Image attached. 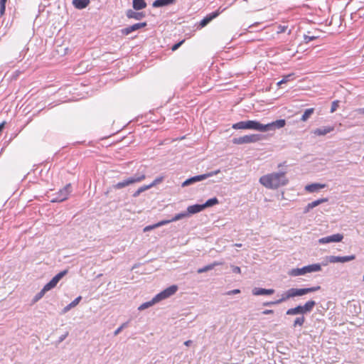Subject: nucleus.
<instances>
[{
	"label": "nucleus",
	"instance_id": "nucleus-2",
	"mask_svg": "<svg viewBox=\"0 0 364 364\" xmlns=\"http://www.w3.org/2000/svg\"><path fill=\"white\" fill-rule=\"evenodd\" d=\"M316 303L314 300H309L304 305H298L294 308L289 309L286 314L289 316L301 315L295 318L292 326L296 328L297 326H302L306 321L304 314L312 311Z\"/></svg>",
	"mask_w": 364,
	"mask_h": 364
},
{
	"label": "nucleus",
	"instance_id": "nucleus-13",
	"mask_svg": "<svg viewBox=\"0 0 364 364\" xmlns=\"http://www.w3.org/2000/svg\"><path fill=\"white\" fill-rule=\"evenodd\" d=\"M146 25H147L146 22L137 23H135L132 26H129L122 28L121 30V33L122 35L127 36L134 31H136L140 28L146 27Z\"/></svg>",
	"mask_w": 364,
	"mask_h": 364
},
{
	"label": "nucleus",
	"instance_id": "nucleus-54",
	"mask_svg": "<svg viewBox=\"0 0 364 364\" xmlns=\"http://www.w3.org/2000/svg\"><path fill=\"white\" fill-rule=\"evenodd\" d=\"M235 246H236V247H241V246H242V244H237V243H236V244H235Z\"/></svg>",
	"mask_w": 364,
	"mask_h": 364
},
{
	"label": "nucleus",
	"instance_id": "nucleus-3",
	"mask_svg": "<svg viewBox=\"0 0 364 364\" xmlns=\"http://www.w3.org/2000/svg\"><path fill=\"white\" fill-rule=\"evenodd\" d=\"M289 182L286 172H274L260 177L259 183L269 189H277L286 186Z\"/></svg>",
	"mask_w": 364,
	"mask_h": 364
},
{
	"label": "nucleus",
	"instance_id": "nucleus-30",
	"mask_svg": "<svg viewBox=\"0 0 364 364\" xmlns=\"http://www.w3.org/2000/svg\"><path fill=\"white\" fill-rule=\"evenodd\" d=\"M48 291L47 289H45V287H43V289L36 294V296L33 298V301L36 302L38 300H40L46 294V292Z\"/></svg>",
	"mask_w": 364,
	"mask_h": 364
},
{
	"label": "nucleus",
	"instance_id": "nucleus-9",
	"mask_svg": "<svg viewBox=\"0 0 364 364\" xmlns=\"http://www.w3.org/2000/svg\"><path fill=\"white\" fill-rule=\"evenodd\" d=\"M220 172V171L219 169H218L216 171H211V172H209V173H204V174L198 175V176H195L191 177V178L186 179L185 181H183V183H182V186L183 187L188 186H190V185L193 184L195 183L201 181L205 180V179H207L208 178L218 174Z\"/></svg>",
	"mask_w": 364,
	"mask_h": 364
},
{
	"label": "nucleus",
	"instance_id": "nucleus-39",
	"mask_svg": "<svg viewBox=\"0 0 364 364\" xmlns=\"http://www.w3.org/2000/svg\"><path fill=\"white\" fill-rule=\"evenodd\" d=\"M127 326V323H122L119 328H117L114 332V336H117L122 331V329Z\"/></svg>",
	"mask_w": 364,
	"mask_h": 364
},
{
	"label": "nucleus",
	"instance_id": "nucleus-40",
	"mask_svg": "<svg viewBox=\"0 0 364 364\" xmlns=\"http://www.w3.org/2000/svg\"><path fill=\"white\" fill-rule=\"evenodd\" d=\"M316 38V36H306V35H304V42L306 43H308L310 41L315 40Z\"/></svg>",
	"mask_w": 364,
	"mask_h": 364
},
{
	"label": "nucleus",
	"instance_id": "nucleus-16",
	"mask_svg": "<svg viewBox=\"0 0 364 364\" xmlns=\"http://www.w3.org/2000/svg\"><path fill=\"white\" fill-rule=\"evenodd\" d=\"M274 293V289H263L259 287H255L252 289V294L255 296H262V295H272Z\"/></svg>",
	"mask_w": 364,
	"mask_h": 364
},
{
	"label": "nucleus",
	"instance_id": "nucleus-15",
	"mask_svg": "<svg viewBox=\"0 0 364 364\" xmlns=\"http://www.w3.org/2000/svg\"><path fill=\"white\" fill-rule=\"evenodd\" d=\"M126 16L128 18H134L135 20H141L145 17L144 12H137L132 9H128L126 11Z\"/></svg>",
	"mask_w": 364,
	"mask_h": 364
},
{
	"label": "nucleus",
	"instance_id": "nucleus-14",
	"mask_svg": "<svg viewBox=\"0 0 364 364\" xmlns=\"http://www.w3.org/2000/svg\"><path fill=\"white\" fill-rule=\"evenodd\" d=\"M343 238V235L342 234H334L332 235H329L327 237H324L322 238H320L318 240V242L320 244H326L330 242H341Z\"/></svg>",
	"mask_w": 364,
	"mask_h": 364
},
{
	"label": "nucleus",
	"instance_id": "nucleus-48",
	"mask_svg": "<svg viewBox=\"0 0 364 364\" xmlns=\"http://www.w3.org/2000/svg\"><path fill=\"white\" fill-rule=\"evenodd\" d=\"M208 24V22L205 21L204 18H203L200 22V26L202 28L206 26Z\"/></svg>",
	"mask_w": 364,
	"mask_h": 364
},
{
	"label": "nucleus",
	"instance_id": "nucleus-50",
	"mask_svg": "<svg viewBox=\"0 0 364 364\" xmlns=\"http://www.w3.org/2000/svg\"><path fill=\"white\" fill-rule=\"evenodd\" d=\"M191 343H192V341H191V340H188L184 342V345L186 346H189Z\"/></svg>",
	"mask_w": 364,
	"mask_h": 364
},
{
	"label": "nucleus",
	"instance_id": "nucleus-24",
	"mask_svg": "<svg viewBox=\"0 0 364 364\" xmlns=\"http://www.w3.org/2000/svg\"><path fill=\"white\" fill-rule=\"evenodd\" d=\"M221 264H222L221 262H214L212 264H208V265H206V266H205V267H203L202 268H199L197 270V272L198 274H201V273H203V272H208V271L212 270L213 269H214L215 267L218 266V265H220Z\"/></svg>",
	"mask_w": 364,
	"mask_h": 364
},
{
	"label": "nucleus",
	"instance_id": "nucleus-42",
	"mask_svg": "<svg viewBox=\"0 0 364 364\" xmlns=\"http://www.w3.org/2000/svg\"><path fill=\"white\" fill-rule=\"evenodd\" d=\"M231 267L233 273L240 274L241 272L240 267L237 266H232Z\"/></svg>",
	"mask_w": 364,
	"mask_h": 364
},
{
	"label": "nucleus",
	"instance_id": "nucleus-28",
	"mask_svg": "<svg viewBox=\"0 0 364 364\" xmlns=\"http://www.w3.org/2000/svg\"><path fill=\"white\" fill-rule=\"evenodd\" d=\"M314 109L313 108L306 109L301 117V120L303 122L306 121L310 116L314 113Z\"/></svg>",
	"mask_w": 364,
	"mask_h": 364
},
{
	"label": "nucleus",
	"instance_id": "nucleus-22",
	"mask_svg": "<svg viewBox=\"0 0 364 364\" xmlns=\"http://www.w3.org/2000/svg\"><path fill=\"white\" fill-rule=\"evenodd\" d=\"M90 4V0H73V5L77 9H83Z\"/></svg>",
	"mask_w": 364,
	"mask_h": 364
},
{
	"label": "nucleus",
	"instance_id": "nucleus-4",
	"mask_svg": "<svg viewBox=\"0 0 364 364\" xmlns=\"http://www.w3.org/2000/svg\"><path fill=\"white\" fill-rule=\"evenodd\" d=\"M320 289H321L320 286H315V287H312L301 288V289L291 288V289H289L288 290H287L286 291H284L282 294V296L284 299V301H285L289 299L290 298H294L296 296H304L309 293L318 291Z\"/></svg>",
	"mask_w": 364,
	"mask_h": 364
},
{
	"label": "nucleus",
	"instance_id": "nucleus-26",
	"mask_svg": "<svg viewBox=\"0 0 364 364\" xmlns=\"http://www.w3.org/2000/svg\"><path fill=\"white\" fill-rule=\"evenodd\" d=\"M159 301L158 299H156V296L149 301H147V302H145V303H143L141 305L139 306V307L138 308V309L139 311H142V310H144L150 306H151L152 305H154V304L159 302Z\"/></svg>",
	"mask_w": 364,
	"mask_h": 364
},
{
	"label": "nucleus",
	"instance_id": "nucleus-31",
	"mask_svg": "<svg viewBox=\"0 0 364 364\" xmlns=\"http://www.w3.org/2000/svg\"><path fill=\"white\" fill-rule=\"evenodd\" d=\"M187 217H188V214L186 213V212L180 213L176 214L174 217H173L171 218V221L172 222L177 221V220H181L183 218H187Z\"/></svg>",
	"mask_w": 364,
	"mask_h": 364
},
{
	"label": "nucleus",
	"instance_id": "nucleus-10",
	"mask_svg": "<svg viewBox=\"0 0 364 364\" xmlns=\"http://www.w3.org/2000/svg\"><path fill=\"white\" fill-rule=\"evenodd\" d=\"M355 259V256L354 255H348V256H328L326 257V262H322V265L326 266L328 262L330 263H345L348 262H350Z\"/></svg>",
	"mask_w": 364,
	"mask_h": 364
},
{
	"label": "nucleus",
	"instance_id": "nucleus-12",
	"mask_svg": "<svg viewBox=\"0 0 364 364\" xmlns=\"http://www.w3.org/2000/svg\"><path fill=\"white\" fill-rule=\"evenodd\" d=\"M68 270H63L59 273H58L53 279L48 282L45 286V289H47L48 291L51 290L54 287H56L57 284L59 282V281L68 273Z\"/></svg>",
	"mask_w": 364,
	"mask_h": 364
},
{
	"label": "nucleus",
	"instance_id": "nucleus-5",
	"mask_svg": "<svg viewBox=\"0 0 364 364\" xmlns=\"http://www.w3.org/2000/svg\"><path fill=\"white\" fill-rule=\"evenodd\" d=\"M146 178V175L143 172L138 171L134 175L124 179L122 181L118 182L117 183L113 185V188L114 189H121L126 186L132 185L134 183H139L144 180Z\"/></svg>",
	"mask_w": 364,
	"mask_h": 364
},
{
	"label": "nucleus",
	"instance_id": "nucleus-8",
	"mask_svg": "<svg viewBox=\"0 0 364 364\" xmlns=\"http://www.w3.org/2000/svg\"><path fill=\"white\" fill-rule=\"evenodd\" d=\"M71 185L70 183L67 184L64 188L59 190L58 192L53 195V198L50 199L51 203H59L65 200L70 193H71Z\"/></svg>",
	"mask_w": 364,
	"mask_h": 364
},
{
	"label": "nucleus",
	"instance_id": "nucleus-43",
	"mask_svg": "<svg viewBox=\"0 0 364 364\" xmlns=\"http://www.w3.org/2000/svg\"><path fill=\"white\" fill-rule=\"evenodd\" d=\"M157 227L155 226V224L154 225H148V226H146L144 228V232H148L149 230H151L153 229H155Z\"/></svg>",
	"mask_w": 364,
	"mask_h": 364
},
{
	"label": "nucleus",
	"instance_id": "nucleus-38",
	"mask_svg": "<svg viewBox=\"0 0 364 364\" xmlns=\"http://www.w3.org/2000/svg\"><path fill=\"white\" fill-rule=\"evenodd\" d=\"M338 103H339V102L338 100L333 101L332 102L331 107V113L334 112L337 109V108L338 107Z\"/></svg>",
	"mask_w": 364,
	"mask_h": 364
},
{
	"label": "nucleus",
	"instance_id": "nucleus-18",
	"mask_svg": "<svg viewBox=\"0 0 364 364\" xmlns=\"http://www.w3.org/2000/svg\"><path fill=\"white\" fill-rule=\"evenodd\" d=\"M203 210H204V208H203L202 204H195L193 205H190L187 208L186 213L188 214V216L189 217L190 215L200 213Z\"/></svg>",
	"mask_w": 364,
	"mask_h": 364
},
{
	"label": "nucleus",
	"instance_id": "nucleus-35",
	"mask_svg": "<svg viewBox=\"0 0 364 364\" xmlns=\"http://www.w3.org/2000/svg\"><path fill=\"white\" fill-rule=\"evenodd\" d=\"M284 302V299L282 298V296L281 297V299L277 300V301H268V302H265L264 303V306H273V305H277V304H279L281 303Z\"/></svg>",
	"mask_w": 364,
	"mask_h": 364
},
{
	"label": "nucleus",
	"instance_id": "nucleus-44",
	"mask_svg": "<svg viewBox=\"0 0 364 364\" xmlns=\"http://www.w3.org/2000/svg\"><path fill=\"white\" fill-rule=\"evenodd\" d=\"M240 292V289H233V290H231V291H229L227 294L228 295H232V294H239Z\"/></svg>",
	"mask_w": 364,
	"mask_h": 364
},
{
	"label": "nucleus",
	"instance_id": "nucleus-32",
	"mask_svg": "<svg viewBox=\"0 0 364 364\" xmlns=\"http://www.w3.org/2000/svg\"><path fill=\"white\" fill-rule=\"evenodd\" d=\"M328 201V198H320V199H318V200H316L311 203V206L314 208L319 205L320 204L323 203H326Z\"/></svg>",
	"mask_w": 364,
	"mask_h": 364
},
{
	"label": "nucleus",
	"instance_id": "nucleus-52",
	"mask_svg": "<svg viewBox=\"0 0 364 364\" xmlns=\"http://www.w3.org/2000/svg\"><path fill=\"white\" fill-rule=\"evenodd\" d=\"M4 128V122L0 124V133L2 132Z\"/></svg>",
	"mask_w": 364,
	"mask_h": 364
},
{
	"label": "nucleus",
	"instance_id": "nucleus-19",
	"mask_svg": "<svg viewBox=\"0 0 364 364\" xmlns=\"http://www.w3.org/2000/svg\"><path fill=\"white\" fill-rule=\"evenodd\" d=\"M175 2L176 0H155L152 4V6L154 8L164 7L173 4Z\"/></svg>",
	"mask_w": 364,
	"mask_h": 364
},
{
	"label": "nucleus",
	"instance_id": "nucleus-45",
	"mask_svg": "<svg viewBox=\"0 0 364 364\" xmlns=\"http://www.w3.org/2000/svg\"><path fill=\"white\" fill-rule=\"evenodd\" d=\"M313 209V207L311 206V203H308V205L305 207L304 210V213H308L310 210Z\"/></svg>",
	"mask_w": 364,
	"mask_h": 364
},
{
	"label": "nucleus",
	"instance_id": "nucleus-11",
	"mask_svg": "<svg viewBox=\"0 0 364 364\" xmlns=\"http://www.w3.org/2000/svg\"><path fill=\"white\" fill-rule=\"evenodd\" d=\"M177 290L178 287L176 285L170 286L169 287L156 294V299H158L160 301L163 299H167L173 295L177 291Z\"/></svg>",
	"mask_w": 364,
	"mask_h": 364
},
{
	"label": "nucleus",
	"instance_id": "nucleus-23",
	"mask_svg": "<svg viewBox=\"0 0 364 364\" xmlns=\"http://www.w3.org/2000/svg\"><path fill=\"white\" fill-rule=\"evenodd\" d=\"M147 4L145 0H133L132 6L136 11H139L146 7Z\"/></svg>",
	"mask_w": 364,
	"mask_h": 364
},
{
	"label": "nucleus",
	"instance_id": "nucleus-34",
	"mask_svg": "<svg viewBox=\"0 0 364 364\" xmlns=\"http://www.w3.org/2000/svg\"><path fill=\"white\" fill-rule=\"evenodd\" d=\"M7 0H0V15L3 16L5 14L6 4Z\"/></svg>",
	"mask_w": 364,
	"mask_h": 364
},
{
	"label": "nucleus",
	"instance_id": "nucleus-55",
	"mask_svg": "<svg viewBox=\"0 0 364 364\" xmlns=\"http://www.w3.org/2000/svg\"><path fill=\"white\" fill-rule=\"evenodd\" d=\"M255 26V24H252V25H250L248 26V28H251L252 27H253Z\"/></svg>",
	"mask_w": 364,
	"mask_h": 364
},
{
	"label": "nucleus",
	"instance_id": "nucleus-53",
	"mask_svg": "<svg viewBox=\"0 0 364 364\" xmlns=\"http://www.w3.org/2000/svg\"><path fill=\"white\" fill-rule=\"evenodd\" d=\"M284 82H282V80L277 82V85H281L282 84H284Z\"/></svg>",
	"mask_w": 364,
	"mask_h": 364
},
{
	"label": "nucleus",
	"instance_id": "nucleus-27",
	"mask_svg": "<svg viewBox=\"0 0 364 364\" xmlns=\"http://www.w3.org/2000/svg\"><path fill=\"white\" fill-rule=\"evenodd\" d=\"M218 199L215 197L208 199L205 203L202 204L204 209L206 208L212 207L216 204H218Z\"/></svg>",
	"mask_w": 364,
	"mask_h": 364
},
{
	"label": "nucleus",
	"instance_id": "nucleus-56",
	"mask_svg": "<svg viewBox=\"0 0 364 364\" xmlns=\"http://www.w3.org/2000/svg\"><path fill=\"white\" fill-rule=\"evenodd\" d=\"M283 166V164H279L278 165V167L279 168V167H281V166Z\"/></svg>",
	"mask_w": 364,
	"mask_h": 364
},
{
	"label": "nucleus",
	"instance_id": "nucleus-6",
	"mask_svg": "<svg viewBox=\"0 0 364 364\" xmlns=\"http://www.w3.org/2000/svg\"><path fill=\"white\" fill-rule=\"evenodd\" d=\"M321 269V264H312L307 266H304L301 268L291 269L289 272V275L291 277H297L300 275H304L307 273L318 272Z\"/></svg>",
	"mask_w": 364,
	"mask_h": 364
},
{
	"label": "nucleus",
	"instance_id": "nucleus-25",
	"mask_svg": "<svg viewBox=\"0 0 364 364\" xmlns=\"http://www.w3.org/2000/svg\"><path fill=\"white\" fill-rule=\"evenodd\" d=\"M82 299V296H77V298H75L71 303H70L68 305H67L66 306L64 307V309H63V313H66L68 312V311H70L72 308H74L75 306H76L79 302L81 301Z\"/></svg>",
	"mask_w": 364,
	"mask_h": 364
},
{
	"label": "nucleus",
	"instance_id": "nucleus-33",
	"mask_svg": "<svg viewBox=\"0 0 364 364\" xmlns=\"http://www.w3.org/2000/svg\"><path fill=\"white\" fill-rule=\"evenodd\" d=\"M164 180V177L163 176H160V177H157L156 178H155L152 183H151L150 184H149L148 186H149V188H152L155 186H156L157 184L161 183Z\"/></svg>",
	"mask_w": 364,
	"mask_h": 364
},
{
	"label": "nucleus",
	"instance_id": "nucleus-20",
	"mask_svg": "<svg viewBox=\"0 0 364 364\" xmlns=\"http://www.w3.org/2000/svg\"><path fill=\"white\" fill-rule=\"evenodd\" d=\"M326 187V184H321V183H311L309 184L305 187V190L310 192V193H314L318 191L319 189L323 188Z\"/></svg>",
	"mask_w": 364,
	"mask_h": 364
},
{
	"label": "nucleus",
	"instance_id": "nucleus-21",
	"mask_svg": "<svg viewBox=\"0 0 364 364\" xmlns=\"http://www.w3.org/2000/svg\"><path fill=\"white\" fill-rule=\"evenodd\" d=\"M224 10H225V9H221V7H220L218 10L208 14L203 18L205 19V21L208 22V23H209L214 18H217Z\"/></svg>",
	"mask_w": 364,
	"mask_h": 364
},
{
	"label": "nucleus",
	"instance_id": "nucleus-17",
	"mask_svg": "<svg viewBox=\"0 0 364 364\" xmlns=\"http://www.w3.org/2000/svg\"><path fill=\"white\" fill-rule=\"evenodd\" d=\"M334 130V127L328 126V127H321L317 128L313 131V133L317 136H324Z\"/></svg>",
	"mask_w": 364,
	"mask_h": 364
},
{
	"label": "nucleus",
	"instance_id": "nucleus-51",
	"mask_svg": "<svg viewBox=\"0 0 364 364\" xmlns=\"http://www.w3.org/2000/svg\"><path fill=\"white\" fill-rule=\"evenodd\" d=\"M285 28H285L284 26H283V27L279 26V31H278V33H282V32H284V31H285Z\"/></svg>",
	"mask_w": 364,
	"mask_h": 364
},
{
	"label": "nucleus",
	"instance_id": "nucleus-41",
	"mask_svg": "<svg viewBox=\"0 0 364 364\" xmlns=\"http://www.w3.org/2000/svg\"><path fill=\"white\" fill-rule=\"evenodd\" d=\"M183 42H184V40L181 41H179L178 43H175L172 46V50H177L183 43Z\"/></svg>",
	"mask_w": 364,
	"mask_h": 364
},
{
	"label": "nucleus",
	"instance_id": "nucleus-47",
	"mask_svg": "<svg viewBox=\"0 0 364 364\" xmlns=\"http://www.w3.org/2000/svg\"><path fill=\"white\" fill-rule=\"evenodd\" d=\"M274 313V311L272 309H266L263 311L262 314L264 315L272 314Z\"/></svg>",
	"mask_w": 364,
	"mask_h": 364
},
{
	"label": "nucleus",
	"instance_id": "nucleus-57",
	"mask_svg": "<svg viewBox=\"0 0 364 364\" xmlns=\"http://www.w3.org/2000/svg\"><path fill=\"white\" fill-rule=\"evenodd\" d=\"M363 281H364V274H363Z\"/></svg>",
	"mask_w": 364,
	"mask_h": 364
},
{
	"label": "nucleus",
	"instance_id": "nucleus-1",
	"mask_svg": "<svg viewBox=\"0 0 364 364\" xmlns=\"http://www.w3.org/2000/svg\"><path fill=\"white\" fill-rule=\"evenodd\" d=\"M285 125L286 120L283 119H277L266 124H263L256 120H247L233 124L232 128L234 129H251L265 132L281 129Z\"/></svg>",
	"mask_w": 364,
	"mask_h": 364
},
{
	"label": "nucleus",
	"instance_id": "nucleus-49",
	"mask_svg": "<svg viewBox=\"0 0 364 364\" xmlns=\"http://www.w3.org/2000/svg\"><path fill=\"white\" fill-rule=\"evenodd\" d=\"M358 114H364V107L357 109Z\"/></svg>",
	"mask_w": 364,
	"mask_h": 364
},
{
	"label": "nucleus",
	"instance_id": "nucleus-29",
	"mask_svg": "<svg viewBox=\"0 0 364 364\" xmlns=\"http://www.w3.org/2000/svg\"><path fill=\"white\" fill-rule=\"evenodd\" d=\"M150 189L148 185H144L139 188L132 195L134 198L138 197L141 193Z\"/></svg>",
	"mask_w": 364,
	"mask_h": 364
},
{
	"label": "nucleus",
	"instance_id": "nucleus-7",
	"mask_svg": "<svg viewBox=\"0 0 364 364\" xmlns=\"http://www.w3.org/2000/svg\"><path fill=\"white\" fill-rule=\"evenodd\" d=\"M264 139L262 134H253L250 135H245L240 137H235L232 141L234 144H251L259 141Z\"/></svg>",
	"mask_w": 364,
	"mask_h": 364
},
{
	"label": "nucleus",
	"instance_id": "nucleus-36",
	"mask_svg": "<svg viewBox=\"0 0 364 364\" xmlns=\"http://www.w3.org/2000/svg\"><path fill=\"white\" fill-rule=\"evenodd\" d=\"M294 77V73H291V74H289L287 75H285L282 79V82L286 83V82L293 80Z\"/></svg>",
	"mask_w": 364,
	"mask_h": 364
},
{
	"label": "nucleus",
	"instance_id": "nucleus-37",
	"mask_svg": "<svg viewBox=\"0 0 364 364\" xmlns=\"http://www.w3.org/2000/svg\"><path fill=\"white\" fill-rule=\"evenodd\" d=\"M171 222H172V221H171V219H170V220H161V221H160V222H159V223H156V224H155V226H156L157 228H159V227L163 226V225H167V224H168V223H171Z\"/></svg>",
	"mask_w": 364,
	"mask_h": 364
},
{
	"label": "nucleus",
	"instance_id": "nucleus-46",
	"mask_svg": "<svg viewBox=\"0 0 364 364\" xmlns=\"http://www.w3.org/2000/svg\"><path fill=\"white\" fill-rule=\"evenodd\" d=\"M68 335V333L67 332L65 334H63L61 336H60L58 342L60 343V342L63 341L66 338Z\"/></svg>",
	"mask_w": 364,
	"mask_h": 364
}]
</instances>
